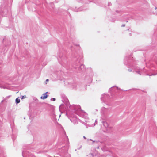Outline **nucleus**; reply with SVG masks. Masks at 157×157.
I'll return each instance as SVG.
<instances>
[{
    "label": "nucleus",
    "mask_w": 157,
    "mask_h": 157,
    "mask_svg": "<svg viewBox=\"0 0 157 157\" xmlns=\"http://www.w3.org/2000/svg\"><path fill=\"white\" fill-rule=\"evenodd\" d=\"M53 101H55V98H53Z\"/></svg>",
    "instance_id": "0eeeda50"
},
{
    "label": "nucleus",
    "mask_w": 157,
    "mask_h": 157,
    "mask_svg": "<svg viewBox=\"0 0 157 157\" xmlns=\"http://www.w3.org/2000/svg\"><path fill=\"white\" fill-rule=\"evenodd\" d=\"M47 93H48V92H47L44 94H43V96H42L41 97H40L41 99H44L48 97V95H47L46 94Z\"/></svg>",
    "instance_id": "f257e3e1"
},
{
    "label": "nucleus",
    "mask_w": 157,
    "mask_h": 157,
    "mask_svg": "<svg viewBox=\"0 0 157 157\" xmlns=\"http://www.w3.org/2000/svg\"><path fill=\"white\" fill-rule=\"evenodd\" d=\"M46 82H48L49 81V79H47L46 80Z\"/></svg>",
    "instance_id": "423d86ee"
},
{
    "label": "nucleus",
    "mask_w": 157,
    "mask_h": 157,
    "mask_svg": "<svg viewBox=\"0 0 157 157\" xmlns=\"http://www.w3.org/2000/svg\"><path fill=\"white\" fill-rule=\"evenodd\" d=\"M128 70L129 71H132V70L131 69H128Z\"/></svg>",
    "instance_id": "39448f33"
},
{
    "label": "nucleus",
    "mask_w": 157,
    "mask_h": 157,
    "mask_svg": "<svg viewBox=\"0 0 157 157\" xmlns=\"http://www.w3.org/2000/svg\"><path fill=\"white\" fill-rule=\"evenodd\" d=\"M26 97L25 95L23 96L21 98V99H24Z\"/></svg>",
    "instance_id": "20e7f679"
},
{
    "label": "nucleus",
    "mask_w": 157,
    "mask_h": 157,
    "mask_svg": "<svg viewBox=\"0 0 157 157\" xmlns=\"http://www.w3.org/2000/svg\"><path fill=\"white\" fill-rule=\"evenodd\" d=\"M104 126L105 128H107L108 126V123L106 122H104L103 123Z\"/></svg>",
    "instance_id": "f03ea898"
},
{
    "label": "nucleus",
    "mask_w": 157,
    "mask_h": 157,
    "mask_svg": "<svg viewBox=\"0 0 157 157\" xmlns=\"http://www.w3.org/2000/svg\"><path fill=\"white\" fill-rule=\"evenodd\" d=\"M16 102L17 103H18L20 102V100L18 98H17L15 100Z\"/></svg>",
    "instance_id": "7ed1b4c3"
}]
</instances>
